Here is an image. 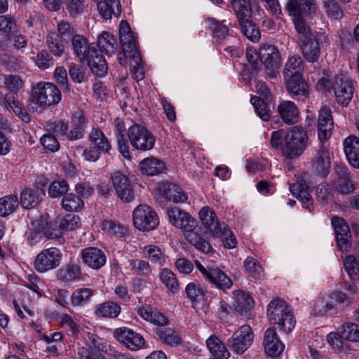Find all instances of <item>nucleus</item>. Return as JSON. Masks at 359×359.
<instances>
[{
    "label": "nucleus",
    "instance_id": "obj_1",
    "mask_svg": "<svg viewBox=\"0 0 359 359\" xmlns=\"http://www.w3.org/2000/svg\"><path fill=\"white\" fill-rule=\"evenodd\" d=\"M167 215L170 224L182 229L187 241L197 250L203 253H208L212 250L210 243L195 231L198 222L188 212L175 207L169 208L167 210Z\"/></svg>",
    "mask_w": 359,
    "mask_h": 359
},
{
    "label": "nucleus",
    "instance_id": "obj_2",
    "mask_svg": "<svg viewBox=\"0 0 359 359\" xmlns=\"http://www.w3.org/2000/svg\"><path fill=\"white\" fill-rule=\"evenodd\" d=\"M316 88L321 92H330L334 90L337 102L345 107L347 106L353 97V87L350 79L344 74L337 75L334 81L325 77L318 80Z\"/></svg>",
    "mask_w": 359,
    "mask_h": 359
},
{
    "label": "nucleus",
    "instance_id": "obj_3",
    "mask_svg": "<svg viewBox=\"0 0 359 359\" xmlns=\"http://www.w3.org/2000/svg\"><path fill=\"white\" fill-rule=\"evenodd\" d=\"M267 315L271 325H278L279 330L286 334L295 327L296 320L290 306L282 299L276 297L268 305Z\"/></svg>",
    "mask_w": 359,
    "mask_h": 359
},
{
    "label": "nucleus",
    "instance_id": "obj_4",
    "mask_svg": "<svg viewBox=\"0 0 359 359\" xmlns=\"http://www.w3.org/2000/svg\"><path fill=\"white\" fill-rule=\"evenodd\" d=\"M294 27L298 34L297 38L302 53L305 60L309 62L318 61L320 55L318 41L304 20L297 18L294 21Z\"/></svg>",
    "mask_w": 359,
    "mask_h": 359
},
{
    "label": "nucleus",
    "instance_id": "obj_5",
    "mask_svg": "<svg viewBox=\"0 0 359 359\" xmlns=\"http://www.w3.org/2000/svg\"><path fill=\"white\" fill-rule=\"evenodd\" d=\"M32 98L39 106L46 107L59 103L62 95L56 85L52 83L40 82L32 88Z\"/></svg>",
    "mask_w": 359,
    "mask_h": 359
},
{
    "label": "nucleus",
    "instance_id": "obj_6",
    "mask_svg": "<svg viewBox=\"0 0 359 359\" xmlns=\"http://www.w3.org/2000/svg\"><path fill=\"white\" fill-rule=\"evenodd\" d=\"M128 141L138 151H147L152 149L156 138L149 130L140 124H133L127 131Z\"/></svg>",
    "mask_w": 359,
    "mask_h": 359
},
{
    "label": "nucleus",
    "instance_id": "obj_7",
    "mask_svg": "<svg viewBox=\"0 0 359 359\" xmlns=\"http://www.w3.org/2000/svg\"><path fill=\"white\" fill-rule=\"evenodd\" d=\"M307 139V134L303 130H291L287 134L283 154L287 158L300 156L306 148Z\"/></svg>",
    "mask_w": 359,
    "mask_h": 359
},
{
    "label": "nucleus",
    "instance_id": "obj_8",
    "mask_svg": "<svg viewBox=\"0 0 359 359\" xmlns=\"http://www.w3.org/2000/svg\"><path fill=\"white\" fill-rule=\"evenodd\" d=\"M156 212L149 205L141 204L133 211L134 226L141 231H151L158 225Z\"/></svg>",
    "mask_w": 359,
    "mask_h": 359
},
{
    "label": "nucleus",
    "instance_id": "obj_9",
    "mask_svg": "<svg viewBox=\"0 0 359 359\" xmlns=\"http://www.w3.org/2000/svg\"><path fill=\"white\" fill-rule=\"evenodd\" d=\"M195 264L205 280L215 285L217 288L225 290L232 286L233 282L231 278L219 268L205 267L198 260L195 261Z\"/></svg>",
    "mask_w": 359,
    "mask_h": 359
},
{
    "label": "nucleus",
    "instance_id": "obj_10",
    "mask_svg": "<svg viewBox=\"0 0 359 359\" xmlns=\"http://www.w3.org/2000/svg\"><path fill=\"white\" fill-rule=\"evenodd\" d=\"M253 339L254 334L251 327L244 325L228 339L227 345L233 353L241 355L249 348Z\"/></svg>",
    "mask_w": 359,
    "mask_h": 359
},
{
    "label": "nucleus",
    "instance_id": "obj_11",
    "mask_svg": "<svg viewBox=\"0 0 359 359\" xmlns=\"http://www.w3.org/2000/svg\"><path fill=\"white\" fill-rule=\"evenodd\" d=\"M261 63L266 69L268 76L276 78L281 63L280 53L274 45L264 44L259 48Z\"/></svg>",
    "mask_w": 359,
    "mask_h": 359
},
{
    "label": "nucleus",
    "instance_id": "obj_12",
    "mask_svg": "<svg viewBox=\"0 0 359 359\" xmlns=\"http://www.w3.org/2000/svg\"><path fill=\"white\" fill-rule=\"evenodd\" d=\"M62 254L59 249L50 248L39 253L34 261V267L38 272L44 273L57 268L61 261Z\"/></svg>",
    "mask_w": 359,
    "mask_h": 359
},
{
    "label": "nucleus",
    "instance_id": "obj_13",
    "mask_svg": "<svg viewBox=\"0 0 359 359\" xmlns=\"http://www.w3.org/2000/svg\"><path fill=\"white\" fill-rule=\"evenodd\" d=\"M111 180L117 196L124 202H130L133 200L134 189L130 180L126 175L117 171L111 175Z\"/></svg>",
    "mask_w": 359,
    "mask_h": 359
},
{
    "label": "nucleus",
    "instance_id": "obj_14",
    "mask_svg": "<svg viewBox=\"0 0 359 359\" xmlns=\"http://www.w3.org/2000/svg\"><path fill=\"white\" fill-rule=\"evenodd\" d=\"M114 337L132 351L142 348L145 342L141 334L126 327L116 329L114 332Z\"/></svg>",
    "mask_w": 359,
    "mask_h": 359
},
{
    "label": "nucleus",
    "instance_id": "obj_15",
    "mask_svg": "<svg viewBox=\"0 0 359 359\" xmlns=\"http://www.w3.org/2000/svg\"><path fill=\"white\" fill-rule=\"evenodd\" d=\"M331 155L328 147L320 142L312 158L313 169L318 175L325 177L330 172Z\"/></svg>",
    "mask_w": 359,
    "mask_h": 359
},
{
    "label": "nucleus",
    "instance_id": "obj_16",
    "mask_svg": "<svg viewBox=\"0 0 359 359\" xmlns=\"http://www.w3.org/2000/svg\"><path fill=\"white\" fill-rule=\"evenodd\" d=\"M28 42L27 37L18 30L10 35L0 34V49L2 50L24 53Z\"/></svg>",
    "mask_w": 359,
    "mask_h": 359
},
{
    "label": "nucleus",
    "instance_id": "obj_17",
    "mask_svg": "<svg viewBox=\"0 0 359 359\" xmlns=\"http://www.w3.org/2000/svg\"><path fill=\"white\" fill-rule=\"evenodd\" d=\"M334 229L336 240L339 250L342 252H348L351 248V232L349 227L343 218L334 217L332 219Z\"/></svg>",
    "mask_w": 359,
    "mask_h": 359
},
{
    "label": "nucleus",
    "instance_id": "obj_18",
    "mask_svg": "<svg viewBox=\"0 0 359 359\" xmlns=\"http://www.w3.org/2000/svg\"><path fill=\"white\" fill-rule=\"evenodd\" d=\"M286 8L290 15L296 19H302V15H311L316 11V6L314 0H289Z\"/></svg>",
    "mask_w": 359,
    "mask_h": 359
},
{
    "label": "nucleus",
    "instance_id": "obj_19",
    "mask_svg": "<svg viewBox=\"0 0 359 359\" xmlns=\"http://www.w3.org/2000/svg\"><path fill=\"white\" fill-rule=\"evenodd\" d=\"M263 345L266 353L271 357L279 355L285 348L284 344L280 340L274 327H269L265 331Z\"/></svg>",
    "mask_w": 359,
    "mask_h": 359
},
{
    "label": "nucleus",
    "instance_id": "obj_20",
    "mask_svg": "<svg viewBox=\"0 0 359 359\" xmlns=\"http://www.w3.org/2000/svg\"><path fill=\"white\" fill-rule=\"evenodd\" d=\"M81 258L83 263L93 269H99L102 267L107 260L104 252L95 247L83 249L81 252Z\"/></svg>",
    "mask_w": 359,
    "mask_h": 359
},
{
    "label": "nucleus",
    "instance_id": "obj_21",
    "mask_svg": "<svg viewBox=\"0 0 359 359\" xmlns=\"http://www.w3.org/2000/svg\"><path fill=\"white\" fill-rule=\"evenodd\" d=\"M333 128V120L331 110L327 107H323L318 116V138L320 142L327 140L331 136Z\"/></svg>",
    "mask_w": 359,
    "mask_h": 359
},
{
    "label": "nucleus",
    "instance_id": "obj_22",
    "mask_svg": "<svg viewBox=\"0 0 359 359\" xmlns=\"http://www.w3.org/2000/svg\"><path fill=\"white\" fill-rule=\"evenodd\" d=\"M86 123V118L83 111L80 109L74 110L71 116L72 128L67 134V139L73 141L82 138L84 135Z\"/></svg>",
    "mask_w": 359,
    "mask_h": 359
},
{
    "label": "nucleus",
    "instance_id": "obj_23",
    "mask_svg": "<svg viewBox=\"0 0 359 359\" xmlns=\"http://www.w3.org/2000/svg\"><path fill=\"white\" fill-rule=\"evenodd\" d=\"M160 194L169 201L182 203L187 200V196L182 189L171 182H162L158 184Z\"/></svg>",
    "mask_w": 359,
    "mask_h": 359
},
{
    "label": "nucleus",
    "instance_id": "obj_24",
    "mask_svg": "<svg viewBox=\"0 0 359 359\" xmlns=\"http://www.w3.org/2000/svg\"><path fill=\"white\" fill-rule=\"evenodd\" d=\"M84 61L88 65L91 71L98 76H102L107 72V66L105 59L99 53V51L94 47L88 50V54Z\"/></svg>",
    "mask_w": 359,
    "mask_h": 359
},
{
    "label": "nucleus",
    "instance_id": "obj_25",
    "mask_svg": "<svg viewBox=\"0 0 359 359\" xmlns=\"http://www.w3.org/2000/svg\"><path fill=\"white\" fill-rule=\"evenodd\" d=\"M325 297L330 309V314H337L343 311L352 303L351 299L340 291L330 293Z\"/></svg>",
    "mask_w": 359,
    "mask_h": 359
},
{
    "label": "nucleus",
    "instance_id": "obj_26",
    "mask_svg": "<svg viewBox=\"0 0 359 359\" xmlns=\"http://www.w3.org/2000/svg\"><path fill=\"white\" fill-rule=\"evenodd\" d=\"M199 217L204 226L210 233L216 236L222 235L219 222L212 209L208 206L203 207L199 212Z\"/></svg>",
    "mask_w": 359,
    "mask_h": 359
},
{
    "label": "nucleus",
    "instance_id": "obj_27",
    "mask_svg": "<svg viewBox=\"0 0 359 359\" xmlns=\"http://www.w3.org/2000/svg\"><path fill=\"white\" fill-rule=\"evenodd\" d=\"M287 89L292 97H296L299 100L304 101L309 97V86L303 81L302 76L297 79L296 77L285 79Z\"/></svg>",
    "mask_w": 359,
    "mask_h": 359
},
{
    "label": "nucleus",
    "instance_id": "obj_28",
    "mask_svg": "<svg viewBox=\"0 0 359 359\" xmlns=\"http://www.w3.org/2000/svg\"><path fill=\"white\" fill-rule=\"evenodd\" d=\"M31 225V229L41 233L46 238L56 239L60 243L65 242V238L57 230L52 228V224L48 221L46 217L41 216L39 219L33 221Z\"/></svg>",
    "mask_w": 359,
    "mask_h": 359
},
{
    "label": "nucleus",
    "instance_id": "obj_29",
    "mask_svg": "<svg viewBox=\"0 0 359 359\" xmlns=\"http://www.w3.org/2000/svg\"><path fill=\"white\" fill-rule=\"evenodd\" d=\"M43 189L25 188L20 194V205L25 209H30L36 206L44 196Z\"/></svg>",
    "mask_w": 359,
    "mask_h": 359
},
{
    "label": "nucleus",
    "instance_id": "obj_30",
    "mask_svg": "<svg viewBox=\"0 0 359 359\" xmlns=\"http://www.w3.org/2000/svg\"><path fill=\"white\" fill-rule=\"evenodd\" d=\"M344 150L349 163L359 169V138L349 136L344 141Z\"/></svg>",
    "mask_w": 359,
    "mask_h": 359
},
{
    "label": "nucleus",
    "instance_id": "obj_31",
    "mask_svg": "<svg viewBox=\"0 0 359 359\" xmlns=\"http://www.w3.org/2000/svg\"><path fill=\"white\" fill-rule=\"evenodd\" d=\"M278 111L285 123L294 124L299 120V109L292 101L281 102L278 107Z\"/></svg>",
    "mask_w": 359,
    "mask_h": 359
},
{
    "label": "nucleus",
    "instance_id": "obj_32",
    "mask_svg": "<svg viewBox=\"0 0 359 359\" xmlns=\"http://www.w3.org/2000/svg\"><path fill=\"white\" fill-rule=\"evenodd\" d=\"M233 294L235 310L241 315L248 316L254 306L252 297L243 290L235 291Z\"/></svg>",
    "mask_w": 359,
    "mask_h": 359
},
{
    "label": "nucleus",
    "instance_id": "obj_33",
    "mask_svg": "<svg viewBox=\"0 0 359 359\" xmlns=\"http://www.w3.org/2000/svg\"><path fill=\"white\" fill-rule=\"evenodd\" d=\"M206 346L212 355L217 359H228L230 353L223 342L216 336L211 335L206 340Z\"/></svg>",
    "mask_w": 359,
    "mask_h": 359
},
{
    "label": "nucleus",
    "instance_id": "obj_34",
    "mask_svg": "<svg viewBox=\"0 0 359 359\" xmlns=\"http://www.w3.org/2000/svg\"><path fill=\"white\" fill-rule=\"evenodd\" d=\"M304 62L299 55H293L290 57L285 65L283 70V76L285 79H290L292 77L297 79L302 76V71L304 69Z\"/></svg>",
    "mask_w": 359,
    "mask_h": 359
},
{
    "label": "nucleus",
    "instance_id": "obj_35",
    "mask_svg": "<svg viewBox=\"0 0 359 359\" xmlns=\"http://www.w3.org/2000/svg\"><path fill=\"white\" fill-rule=\"evenodd\" d=\"M155 332L164 344L173 346L182 344V339L177 331L169 327H156Z\"/></svg>",
    "mask_w": 359,
    "mask_h": 359
},
{
    "label": "nucleus",
    "instance_id": "obj_36",
    "mask_svg": "<svg viewBox=\"0 0 359 359\" xmlns=\"http://www.w3.org/2000/svg\"><path fill=\"white\" fill-rule=\"evenodd\" d=\"M97 8L101 15L106 20L111 19L112 15L118 18L121 13L118 0H102L97 3Z\"/></svg>",
    "mask_w": 359,
    "mask_h": 359
},
{
    "label": "nucleus",
    "instance_id": "obj_37",
    "mask_svg": "<svg viewBox=\"0 0 359 359\" xmlns=\"http://www.w3.org/2000/svg\"><path fill=\"white\" fill-rule=\"evenodd\" d=\"M114 123L116 131L118 149L124 158H130V152L128 139L126 137V126L124 123L119 118H116Z\"/></svg>",
    "mask_w": 359,
    "mask_h": 359
},
{
    "label": "nucleus",
    "instance_id": "obj_38",
    "mask_svg": "<svg viewBox=\"0 0 359 359\" xmlns=\"http://www.w3.org/2000/svg\"><path fill=\"white\" fill-rule=\"evenodd\" d=\"M118 60L121 65H125L127 62H129L130 67V72L134 79L136 81H141L144 79V72L142 66V57L140 53L137 55H133L132 56L123 59L120 57Z\"/></svg>",
    "mask_w": 359,
    "mask_h": 359
},
{
    "label": "nucleus",
    "instance_id": "obj_39",
    "mask_svg": "<svg viewBox=\"0 0 359 359\" xmlns=\"http://www.w3.org/2000/svg\"><path fill=\"white\" fill-rule=\"evenodd\" d=\"M139 168L143 174L156 175L163 172L165 164L158 158L150 156L143 159L140 163Z\"/></svg>",
    "mask_w": 359,
    "mask_h": 359
},
{
    "label": "nucleus",
    "instance_id": "obj_40",
    "mask_svg": "<svg viewBox=\"0 0 359 359\" xmlns=\"http://www.w3.org/2000/svg\"><path fill=\"white\" fill-rule=\"evenodd\" d=\"M81 275V267L74 263L67 264L57 271V279L64 283H70L79 280Z\"/></svg>",
    "mask_w": 359,
    "mask_h": 359
},
{
    "label": "nucleus",
    "instance_id": "obj_41",
    "mask_svg": "<svg viewBox=\"0 0 359 359\" xmlns=\"http://www.w3.org/2000/svg\"><path fill=\"white\" fill-rule=\"evenodd\" d=\"M6 108L13 111L23 122L29 123L30 116L23 107V104L12 94H6L4 97Z\"/></svg>",
    "mask_w": 359,
    "mask_h": 359
},
{
    "label": "nucleus",
    "instance_id": "obj_42",
    "mask_svg": "<svg viewBox=\"0 0 359 359\" xmlns=\"http://www.w3.org/2000/svg\"><path fill=\"white\" fill-rule=\"evenodd\" d=\"M290 191L304 205L305 208L309 211L312 210L313 200L308 187L303 184H292L290 186Z\"/></svg>",
    "mask_w": 359,
    "mask_h": 359
},
{
    "label": "nucleus",
    "instance_id": "obj_43",
    "mask_svg": "<svg viewBox=\"0 0 359 359\" xmlns=\"http://www.w3.org/2000/svg\"><path fill=\"white\" fill-rule=\"evenodd\" d=\"M94 293V290L89 287L78 288L70 296L71 304L74 307H82L90 302Z\"/></svg>",
    "mask_w": 359,
    "mask_h": 359
},
{
    "label": "nucleus",
    "instance_id": "obj_44",
    "mask_svg": "<svg viewBox=\"0 0 359 359\" xmlns=\"http://www.w3.org/2000/svg\"><path fill=\"white\" fill-rule=\"evenodd\" d=\"M72 46L75 55L81 61H84L88 54V50L95 46L88 43L87 39L82 35L76 34L72 38Z\"/></svg>",
    "mask_w": 359,
    "mask_h": 359
},
{
    "label": "nucleus",
    "instance_id": "obj_45",
    "mask_svg": "<svg viewBox=\"0 0 359 359\" xmlns=\"http://www.w3.org/2000/svg\"><path fill=\"white\" fill-rule=\"evenodd\" d=\"M144 257L151 261L152 264L163 266L166 264V257L161 249L155 245H147L143 248Z\"/></svg>",
    "mask_w": 359,
    "mask_h": 359
},
{
    "label": "nucleus",
    "instance_id": "obj_46",
    "mask_svg": "<svg viewBox=\"0 0 359 359\" xmlns=\"http://www.w3.org/2000/svg\"><path fill=\"white\" fill-rule=\"evenodd\" d=\"M68 41L57 37L53 32H48L46 36V43L48 50L55 56L60 57L65 51Z\"/></svg>",
    "mask_w": 359,
    "mask_h": 359
},
{
    "label": "nucleus",
    "instance_id": "obj_47",
    "mask_svg": "<svg viewBox=\"0 0 359 359\" xmlns=\"http://www.w3.org/2000/svg\"><path fill=\"white\" fill-rule=\"evenodd\" d=\"M137 313L141 318L149 321L157 327H165L168 323V319L161 313L153 311L150 308H139Z\"/></svg>",
    "mask_w": 359,
    "mask_h": 359
},
{
    "label": "nucleus",
    "instance_id": "obj_48",
    "mask_svg": "<svg viewBox=\"0 0 359 359\" xmlns=\"http://www.w3.org/2000/svg\"><path fill=\"white\" fill-rule=\"evenodd\" d=\"M88 139L95 145L94 147L104 153H109L111 149L108 139L103 132L97 128L92 129Z\"/></svg>",
    "mask_w": 359,
    "mask_h": 359
},
{
    "label": "nucleus",
    "instance_id": "obj_49",
    "mask_svg": "<svg viewBox=\"0 0 359 359\" xmlns=\"http://www.w3.org/2000/svg\"><path fill=\"white\" fill-rule=\"evenodd\" d=\"M86 341L90 346L89 348L91 350L93 348L96 349L97 352L101 351L110 355L114 350L105 339L100 337L95 333L88 332Z\"/></svg>",
    "mask_w": 359,
    "mask_h": 359
},
{
    "label": "nucleus",
    "instance_id": "obj_50",
    "mask_svg": "<svg viewBox=\"0 0 359 359\" xmlns=\"http://www.w3.org/2000/svg\"><path fill=\"white\" fill-rule=\"evenodd\" d=\"M97 45L102 53L111 55L116 52L117 43L112 34L109 32H103L98 36Z\"/></svg>",
    "mask_w": 359,
    "mask_h": 359
},
{
    "label": "nucleus",
    "instance_id": "obj_51",
    "mask_svg": "<svg viewBox=\"0 0 359 359\" xmlns=\"http://www.w3.org/2000/svg\"><path fill=\"white\" fill-rule=\"evenodd\" d=\"M119 38L124 58L140 53L137 46V39L133 33L122 34Z\"/></svg>",
    "mask_w": 359,
    "mask_h": 359
},
{
    "label": "nucleus",
    "instance_id": "obj_52",
    "mask_svg": "<svg viewBox=\"0 0 359 359\" xmlns=\"http://www.w3.org/2000/svg\"><path fill=\"white\" fill-rule=\"evenodd\" d=\"M95 313L104 318H116L121 313V306L114 302H106L96 306Z\"/></svg>",
    "mask_w": 359,
    "mask_h": 359
},
{
    "label": "nucleus",
    "instance_id": "obj_53",
    "mask_svg": "<svg viewBox=\"0 0 359 359\" xmlns=\"http://www.w3.org/2000/svg\"><path fill=\"white\" fill-rule=\"evenodd\" d=\"M131 272L137 276L149 277L152 273V269L149 262L140 259H132L128 261Z\"/></svg>",
    "mask_w": 359,
    "mask_h": 359
},
{
    "label": "nucleus",
    "instance_id": "obj_54",
    "mask_svg": "<svg viewBox=\"0 0 359 359\" xmlns=\"http://www.w3.org/2000/svg\"><path fill=\"white\" fill-rule=\"evenodd\" d=\"M232 8L235 11L238 22L241 20L252 18V7L250 0H233Z\"/></svg>",
    "mask_w": 359,
    "mask_h": 359
},
{
    "label": "nucleus",
    "instance_id": "obj_55",
    "mask_svg": "<svg viewBox=\"0 0 359 359\" xmlns=\"http://www.w3.org/2000/svg\"><path fill=\"white\" fill-rule=\"evenodd\" d=\"M244 266L247 273L255 280L264 278V272L262 266L255 258L248 257L244 261Z\"/></svg>",
    "mask_w": 359,
    "mask_h": 359
},
{
    "label": "nucleus",
    "instance_id": "obj_56",
    "mask_svg": "<svg viewBox=\"0 0 359 359\" xmlns=\"http://www.w3.org/2000/svg\"><path fill=\"white\" fill-rule=\"evenodd\" d=\"M20 202L16 195H8L0 198V216L7 217L19 206Z\"/></svg>",
    "mask_w": 359,
    "mask_h": 359
},
{
    "label": "nucleus",
    "instance_id": "obj_57",
    "mask_svg": "<svg viewBox=\"0 0 359 359\" xmlns=\"http://www.w3.org/2000/svg\"><path fill=\"white\" fill-rule=\"evenodd\" d=\"M102 229L110 236L118 238L125 237L128 232L125 226L111 220L103 222Z\"/></svg>",
    "mask_w": 359,
    "mask_h": 359
},
{
    "label": "nucleus",
    "instance_id": "obj_58",
    "mask_svg": "<svg viewBox=\"0 0 359 359\" xmlns=\"http://www.w3.org/2000/svg\"><path fill=\"white\" fill-rule=\"evenodd\" d=\"M159 278L165 287L172 293L179 290V283L175 273L167 268L161 270Z\"/></svg>",
    "mask_w": 359,
    "mask_h": 359
},
{
    "label": "nucleus",
    "instance_id": "obj_59",
    "mask_svg": "<svg viewBox=\"0 0 359 359\" xmlns=\"http://www.w3.org/2000/svg\"><path fill=\"white\" fill-rule=\"evenodd\" d=\"M241 32L243 34L252 42H257L260 39V32L255 25L252 22L251 18L241 20L239 22Z\"/></svg>",
    "mask_w": 359,
    "mask_h": 359
},
{
    "label": "nucleus",
    "instance_id": "obj_60",
    "mask_svg": "<svg viewBox=\"0 0 359 359\" xmlns=\"http://www.w3.org/2000/svg\"><path fill=\"white\" fill-rule=\"evenodd\" d=\"M339 330L344 340L359 341V327L357 324L351 322L345 323L340 326Z\"/></svg>",
    "mask_w": 359,
    "mask_h": 359
},
{
    "label": "nucleus",
    "instance_id": "obj_61",
    "mask_svg": "<svg viewBox=\"0 0 359 359\" xmlns=\"http://www.w3.org/2000/svg\"><path fill=\"white\" fill-rule=\"evenodd\" d=\"M84 205L83 201L74 194L65 195L62 200V208L68 212H77Z\"/></svg>",
    "mask_w": 359,
    "mask_h": 359
},
{
    "label": "nucleus",
    "instance_id": "obj_62",
    "mask_svg": "<svg viewBox=\"0 0 359 359\" xmlns=\"http://www.w3.org/2000/svg\"><path fill=\"white\" fill-rule=\"evenodd\" d=\"M209 27L213 33L215 39H223L229 34V28L223 22L217 21L213 18H209Z\"/></svg>",
    "mask_w": 359,
    "mask_h": 359
},
{
    "label": "nucleus",
    "instance_id": "obj_63",
    "mask_svg": "<svg viewBox=\"0 0 359 359\" xmlns=\"http://www.w3.org/2000/svg\"><path fill=\"white\" fill-rule=\"evenodd\" d=\"M50 32H53L57 37L67 41L74 36V28L71 26L69 22L65 20L57 22L56 31H50Z\"/></svg>",
    "mask_w": 359,
    "mask_h": 359
},
{
    "label": "nucleus",
    "instance_id": "obj_64",
    "mask_svg": "<svg viewBox=\"0 0 359 359\" xmlns=\"http://www.w3.org/2000/svg\"><path fill=\"white\" fill-rule=\"evenodd\" d=\"M69 190L67 182L63 180L53 181L48 188V195L51 198H59L66 194Z\"/></svg>",
    "mask_w": 359,
    "mask_h": 359
}]
</instances>
